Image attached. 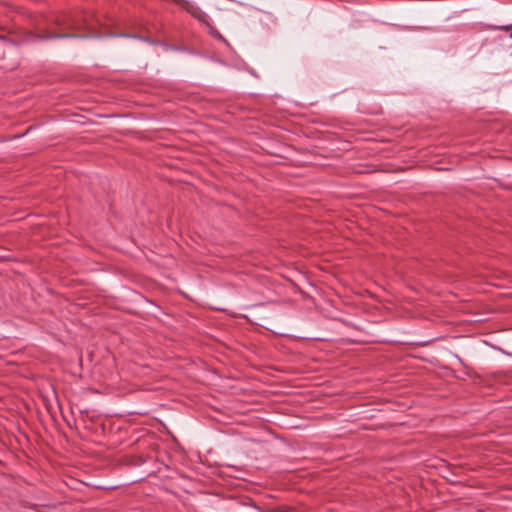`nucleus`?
<instances>
[{
    "mask_svg": "<svg viewBox=\"0 0 512 512\" xmlns=\"http://www.w3.org/2000/svg\"><path fill=\"white\" fill-rule=\"evenodd\" d=\"M72 37H78V36L76 34H68V33H63V34H51V33H48V34H45V35L41 36V38H43V39L72 38Z\"/></svg>",
    "mask_w": 512,
    "mask_h": 512,
    "instance_id": "nucleus-1",
    "label": "nucleus"
}]
</instances>
